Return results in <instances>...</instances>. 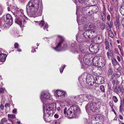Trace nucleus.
<instances>
[{"instance_id":"obj_11","label":"nucleus","mask_w":124,"mask_h":124,"mask_svg":"<svg viewBox=\"0 0 124 124\" xmlns=\"http://www.w3.org/2000/svg\"><path fill=\"white\" fill-rule=\"evenodd\" d=\"M7 9L8 11H11L14 16L15 15L19 14V9L15 6L10 5L8 7Z\"/></svg>"},{"instance_id":"obj_7","label":"nucleus","mask_w":124,"mask_h":124,"mask_svg":"<svg viewBox=\"0 0 124 124\" xmlns=\"http://www.w3.org/2000/svg\"><path fill=\"white\" fill-rule=\"evenodd\" d=\"M58 37L60 39V40L59 43H58L56 47L54 48L56 51H61L62 49L63 48L65 50L66 49L67 46V45L66 44L64 45L63 47L61 46V44L64 41V39L61 36H58Z\"/></svg>"},{"instance_id":"obj_46","label":"nucleus","mask_w":124,"mask_h":124,"mask_svg":"<svg viewBox=\"0 0 124 124\" xmlns=\"http://www.w3.org/2000/svg\"><path fill=\"white\" fill-rule=\"evenodd\" d=\"M101 28L102 30H103L105 28V24L104 23H102V24H101Z\"/></svg>"},{"instance_id":"obj_44","label":"nucleus","mask_w":124,"mask_h":124,"mask_svg":"<svg viewBox=\"0 0 124 124\" xmlns=\"http://www.w3.org/2000/svg\"><path fill=\"white\" fill-rule=\"evenodd\" d=\"M114 52L116 54H119L118 50L117 48H115L114 50Z\"/></svg>"},{"instance_id":"obj_62","label":"nucleus","mask_w":124,"mask_h":124,"mask_svg":"<svg viewBox=\"0 0 124 124\" xmlns=\"http://www.w3.org/2000/svg\"><path fill=\"white\" fill-rule=\"evenodd\" d=\"M91 38L92 39V41H93V39L94 38H95V37H96V36H93V35H92L91 37Z\"/></svg>"},{"instance_id":"obj_20","label":"nucleus","mask_w":124,"mask_h":124,"mask_svg":"<svg viewBox=\"0 0 124 124\" xmlns=\"http://www.w3.org/2000/svg\"><path fill=\"white\" fill-rule=\"evenodd\" d=\"M85 98L86 101H92L93 100L94 97L91 94H85Z\"/></svg>"},{"instance_id":"obj_13","label":"nucleus","mask_w":124,"mask_h":124,"mask_svg":"<svg viewBox=\"0 0 124 124\" xmlns=\"http://www.w3.org/2000/svg\"><path fill=\"white\" fill-rule=\"evenodd\" d=\"M56 93V97L59 99H63L65 96V93L64 92L57 90Z\"/></svg>"},{"instance_id":"obj_49","label":"nucleus","mask_w":124,"mask_h":124,"mask_svg":"<svg viewBox=\"0 0 124 124\" xmlns=\"http://www.w3.org/2000/svg\"><path fill=\"white\" fill-rule=\"evenodd\" d=\"M10 106V105L9 103H6L5 105V107L6 108H7V107H9Z\"/></svg>"},{"instance_id":"obj_30","label":"nucleus","mask_w":124,"mask_h":124,"mask_svg":"<svg viewBox=\"0 0 124 124\" xmlns=\"http://www.w3.org/2000/svg\"><path fill=\"white\" fill-rule=\"evenodd\" d=\"M112 64L113 65H115V64H118V65H119V63L115 58H114L112 59Z\"/></svg>"},{"instance_id":"obj_19","label":"nucleus","mask_w":124,"mask_h":124,"mask_svg":"<svg viewBox=\"0 0 124 124\" xmlns=\"http://www.w3.org/2000/svg\"><path fill=\"white\" fill-rule=\"evenodd\" d=\"M85 94H81L78 96L77 99L80 102H82L86 100Z\"/></svg>"},{"instance_id":"obj_42","label":"nucleus","mask_w":124,"mask_h":124,"mask_svg":"<svg viewBox=\"0 0 124 124\" xmlns=\"http://www.w3.org/2000/svg\"><path fill=\"white\" fill-rule=\"evenodd\" d=\"M109 104L112 109H113V103L112 101H110L109 103Z\"/></svg>"},{"instance_id":"obj_58","label":"nucleus","mask_w":124,"mask_h":124,"mask_svg":"<svg viewBox=\"0 0 124 124\" xmlns=\"http://www.w3.org/2000/svg\"><path fill=\"white\" fill-rule=\"evenodd\" d=\"M97 25L99 26L100 25V21L99 20L97 21Z\"/></svg>"},{"instance_id":"obj_23","label":"nucleus","mask_w":124,"mask_h":124,"mask_svg":"<svg viewBox=\"0 0 124 124\" xmlns=\"http://www.w3.org/2000/svg\"><path fill=\"white\" fill-rule=\"evenodd\" d=\"M117 91L116 94H118L121 93L123 94L124 92V89L122 87L120 86H118L117 87Z\"/></svg>"},{"instance_id":"obj_59","label":"nucleus","mask_w":124,"mask_h":124,"mask_svg":"<svg viewBox=\"0 0 124 124\" xmlns=\"http://www.w3.org/2000/svg\"><path fill=\"white\" fill-rule=\"evenodd\" d=\"M115 80L114 79H113L112 81V83L114 86L115 84Z\"/></svg>"},{"instance_id":"obj_17","label":"nucleus","mask_w":124,"mask_h":124,"mask_svg":"<svg viewBox=\"0 0 124 124\" xmlns=\"http://www.w3.org/2000/svg\"><path fill=\"white\" fill-rule=\"evenodd\" d=\"M39 25L41 27H42L44 30L46 29L47 31H48L47 28H48V25L46 23H45V22L43 21H41L40 23H39Z\"/></svg>"},{"instance_id":"obj_8","label":"nucleus","mask_w":124,"mask_h":124,"mask_svg":"<svg viewBox=\"0 0 124 124\" xmlns=\"http://www.w3.org/2000/svg\"><path fill=\"white\" fill-rule=\"evenodd\" d=\"M2 19L8 25H11L12 24L13 19L9 14L4 15L2 17Z\"/></svg>"},{"instance_id":"obj_6","label":"nucleus","mask_w":124,"mask_h":124,"mask_svg":"<svg viewBox=\"0 0 124 124\" xmlns=\"http://www.w3.org/2000/svg\"><path fill=\"white\" fill-rule=\"evenodd\" d=\"M99 103L97 102H93L89 103L85 106L86 110H91L92 111H94L97 110L100 107Z\"/></svg>"},{"instance_id":"obj_4","label":"nucleus","mask_w":124,"mask_h":124,"mask_svg":"<svg viewBox=\"0 0 124 124\" xmlns=\"http://www.w3.org/2000/svg\"><path fill=\"white\" fill-rule=\"evenodd\" d=\"M30 9V10H29V11H27L28 14L29 16L31 17H35L41 16L43 10L42 8H40L37 12V11L39 8H37L36 10H35L36 8L32 9L31 8Z\"/></svg>"},{"instance_id":"obj_27","label":"nucleus","mask_w":124,"mask_h":124,"mask_svg":"<svg viewBox=\"0 0 124 124\" xmlns=\"http://www.w3.org/2000/svg\"><path fill=\"white\" fill-rule=\"evenodd\" d=\"M106 28L108 31H110L111 30V28H112V27L111 24V23L110 22L109 23L107 22L106 23Z\"/></svg>"},{"instance_id":"obj_38","label":"nucleus","mask_w":124,"mask_h":124,"mask_svg":"<svg viewBox=\"0 0 124 124\" xmlns=\"http://www.w3.org/2000/svg\"><path fill=\"white\" fill-rule=\"evenodd\" d=\"M8 117L12 119L14 118L15 116V115L13 114H8Z\"/></svg>"},{"instance_id":"obj_43","label":"nucleus","mask_w":124,"mask_h":124,"mask_svg":"<svg viewBox=\"0 0 124 124\" xmlns=\"http://www.w3.org/2000/svg\"><path fill=\"white\" fill-rule=\"evenodd\" d=\"M65 66L64 65H63L60 67V71L61 73H62V72L64 68H65Z\"/></svg>"},{"instance_id":"obj_14","label":"nucleus","mask_w":124,"mask_h":124,"mask_svg":"<svg viewBox=\"0 0 124 124\" xmlns=\"http://www.w3.org/2000/svg\"><path fill=\"white\" fill-rule=\"evenodd\" d=\"M95 82L96 84H101L104 82V78L101 76H97L95 78Z\"/></svg>"},{"instance_id":"obj_64","label":"nucleus","mask_w":124,"mask_h":124,"mask_svg":"<svg viewBox=\"0 0 124 124\" xmlns=\"http://www.w3.org/2000/svg\"><path fill=\"white\" fill-rule=\"evenodd\" d=\"M119 118L120 119L122 120L123 119V117L121 115H119Z\"/></svg>"},{"instance_id":"obj_35","label":"nucleus","mask_w":124,"mask_h":124,"mask_svg":"<svg viewBox=\"0 0 124 124\" xmlns=\"http://www.w3.org/2000/svg\"><path fill=\"white\" fill-rule=\"evenodd\" d=\"M108 74L110 75H112L113 74V71L112 68H110L108 71Z\"/></svg>"},{"instance_id":"obj_51","label":"nucleus","mask_w":124,"mask_h":124,"mask_svg":"<svg viewBox=\"0 0 124 124\" xmlns=\"http://www.w3.org/2000/svg\"><path fill=\"white\" fill-rule=\"evenodd\" d=\"M86 0H78L79 2L81 3H83L85 2Z\"/></svg>"},{"instance_id":"obj_33","label":"nucleus","mask_w":124,"mask_h":124,"mask_svg":"<svg viewBox=\"0 0 124 124\" xmlns=\"http://www.w3.org/2000/svg\"><path fill=\"white\" fill-rule=\"evenodd\" d=\"M100 89L104 93L105 92L104 86L103 85H102L100 86Z\"/></svg>"},{"instance_id":"obj_16","label":"nucleus","mask_w":124,"mask_h":124,"mask_svg":"<svg viewBox=\"0 0 124 124\" xmlns=\"http://www.w3.org/2000/svg\"><path fill=\"white\" fill-rule=\"evenodd\" d=\"M83 60L84 63L86 65H91V63L90 62L89 57L87 55H85L83 58Z\"/></svg>"},{"instance_id":"obj_41","label":"nucleus","mask_w":124,"mask_h":124,"mask_svg":"<svg viewBox=\"0 0 124 124\" xmlns=\"http://www.w3.org/2000/svg\"><path fill=\"white\" fill-rule=\"evenodd\" d=\"M3 9L2 7L0 5V16L1 15L3 12Z\"/></svg>"},{"instance_id":"obj_28","label":"nucleus","mask_w":124,"mask_h":124,"mask_svg":"<svg viewBox=\"0 0 124 124\" xmlns=\"http://www.w3.org/2000/svg\"><path fill=\"white\" fill-rule=\"evenodd\" d=\"M120 68H118L116 69V75L117 77H119L121 74V73L119 71Z\"/></svg>"},{"instance_id":"obj_12","label":"nucleus","mask_w":124,"mask_h":124,"mask_svg":"<svg viewBox=\"0 0 124 124\" xmlns=\"http://www.w3.org/2000/svg\"><path fill=\"white\" fill-rule=\"evenodd\" d=\"M50 97V95L49 93L47 92L43 91L41 93L40 98L42 100H48Z\"/></svg>"},{"instance_id":"obj_50","label":"nucleus","mask_w":124,"mask_h":124,"mask_svg":"<svg viewBox=\"0 0 124 124\" xmlns=\"http://www.w3.org/2000/svg\"><path fill=\"white\" fill-rule=\"evenodd\" d=\"M103 17H102V20L103 21H105V17L104 16V12H103Z\"/></svg>"},{"instance_id":"obj_56","label":"nucleus","mask_w":124,"mask_h":124,"mask_svg":"<svg viewBox=\"0 0 124 124\" xmlns=\"http://www.w3.org/2000/svg\"><path fill=\"white\" fill-rule=\"evenodd\" d=\"M17 110L15 108L14 109L12 110V112L13 113H15L16 112Z\"/></svg>"},{"instance_id":"obj_34","label":"nucleus","mask_w":124,"mask_h":124,"mask_svg":"<svg viewBox=\"0 0 124 124\" xmlns=\"http://www.w3.org/2000/svg\"><path fill=\"white\" fill-rule=\"evenodd\" d=\"M112 99L114 101L115 103H116L118 101V100L117 97L115 96H113Z\"/></svg>"},{"instance_id":"obj_21","label":"nucleus","mask_w":124,"mask_h":124,"mask_svg":"<svg viewBox=\"0 0 124 124\" xmlns=\"http://www.w3.org/2000/svg\"><path fill=\"white\" fill-rule=\"evenodd\" d=\"M99 61L98 63H96V66H98L99 67H102L104 66L105 65V63L103 62L104 60L103 59L102 60V58Z\"/></svg>"},{"instance_id":"obj_48","label":"nucleus","mask_w":124,"mask_h":124,"mask_svg":"<svg viewBox=\"0 0 124 124\" xmlns=\"http://www.w3.org/2000/svg\"><path fill=\"white\" fill-rule=\"evenodd\" d=\"M19 44L17 43H15L14 45V47L16 48H17L19 46Z\"/></svg>"},{"instance_id":"obj_55","label":"nucleus","mask_w":124,"mask_h":124,"mask_svg":"<svg viewBox=\"0 0 124 124\" xmlns=\"http://www.w3.org/2000/svg\"><path fill=\"white\" fill-rule=\"evenodd\" d=\"M107 55L108 57V58L109 59H110V57L111 56L110 55V54L108 52L107 53Z\"/></svg>"},{"instance_id":"obj_53","label":"nucleus","mask_w":124,"mask_h":124,"mask_svg":"<svg viewBox=\"0 0 124 124\" xmlns=\"http://www.w3.org/2000/svg\"><path fill=\"white\" fill-rule=\"evenodd\" d=\"M4 90L3 88H1L0 89V93H2L4 92Z\"/></svg>"},{"instance_id":"obj_5","label":"nucleus","mask_w":124,"mask_h":124,"mask_svg":"<svg viewBox=\"0 0 124 124\" xmlns=\"http://www.w3.org/2000/svg\"><path fill=\"white\" fill-rule=\"evenodd\" d=\"M39 0H31L27 5L26 8L27 11L30 10V8L33 9L36 8L35 10L39 8Z\"/></svg>"},{"instance_id":"obj_25","label":"nucleus","mask_w":124,"mask_h":124,"mask_svg":"<svg viewBox=\"0 0 124 124\" xmlns=\"http://www.w3.org/2000/svg\"><path fill=\"white\" fill-rule=\"evenodd\" d=\"M89 29L88 30V31L92 32L91 33H94L95 31L94 30L95 28V27L93 25H90L88 26Z\"/></svg>"},{"instance_id":"obj_57","label":"nucleus","mask_w":124,"mask_h":124,"mask_svg":"<svg viewBox=\"0 0 124 124\" xmlns=\"http://www.w3.org/2000/svg\"><path fill=\"white\" fill-rule=\"evenodd\" d=\"M117 59L119 62H120L121 61L120 57L119 56H117Z\"/></svg>"},{"instance_id":"obj_22","label":"nucleus","mask_w":124,"mask_h":124,"mask_svg":"<svg viewBox=\"0 0 124 124\" xmlns=\"http://www.w3.org/2000/svg\"><path fill=\"white\" fill-rule=\"evenodd\" d=\"M91 32H92L91 31H90L87 30V31L85 32L83 34L84 37L86 38H87V37L90 38V35L91 34Z\"/></svg>"},{"instance_id":"obj_47","label":"nucleus","mask_w":124,"mask_h":124,"mask_svg":"<svg viewBox=\"0 0 124 124\" xmlns=\"http://www.w3.org/2000/svg\"><path fill=\"white\" fill-rule=\"evenodd\" d=\"M92 124H100L99 122H95V121L92 120L91 121Z\"/></svg>"},{"instance_id":"obj_32","label":"nucleus","mask_w":124,"mask_h":124,"mask_svg":"<svg viewBox=\"0 0 124 124\" xmlns=\"http://www.w3.org/2000/svg\"><path fill=\"white\" fill-rule=\"evenodd\" d=\"M71 51L72 52L76 54L78 53V52L76 48H73L71 49Z\"/></svg>"},{"instance_id":"obj_37","label":"nucleus","mask_w":124,"mask_h":124,"mask_svg":"<svg viewBox=\"0 0 124 124\" xmlns=\"http://www.w3.org/2000/svg\"><path fill=\"white\" fill-rule=\"evenodd\" d=\"M113 89V91L116 93H117V88L116 86H114L112 87Z\"/></svg>"},{"instance_id":"obj_29","label":"nucleus","mask_w":124,"mask_h":124,"mask_svg":"<svg viewBox=\"0 0 124 124\" xmlns=\"http://www.w3.org/2000/svg\"><path fill=\"white\" fill-rule=\"evenodd\" d=\"M108 34L109 36L111 38H114V36L113 32L111 31V30L110 31H108Z\"/></svg>"},{"instance_id":"obj_36","label":"nucleus","mask_w":124,"mask_h":124,"mask_svg":"<svg viewBox=\"0 0 124 124\" xmlns=\"http://www.w3.org/2000/svg\"><path fill=\"white\" fill-rule=\"evenodd\" d=\"M94 120H93L95 121V122L96 121H97L99 120H100V117L98 115H96L94 117Z\"/></svg>"},{"instance_id":"obj_15","label":"nucleus","mask_w":124,"mask_h":124,"mask_svg":"<svg viewBox=\"0 0 124 124\" xmlns=\"http://www.w3.org/2000/svg\"><path fill=\"white\" fill-rule=\"evenodd\" d=\"M13 124V122L10 119L7 120L6 118H2L0 122V124Z\"/></svg>"},{"instance_id":"obj_45","label":"nucleus","mask_w":124,"mask_h":124,"mask_svg":"<svg viewBox=\"0 0 124 124\" xmlns=\"http://www.w3.org/2000/svg\"><path fill=\"white\" fill-rule=\"evenodd\" d=\"M4 107L3 105L1 104L0 105V110L3 111L4 110Z\"/></svg>"},{"instance_id":"obj_3","label":"nucleus","mask_w":124,"mask_h":124,"mask_svg":"<svg viewBox=\"0 0 124 124\" xmlns=\"http://www.w3.org/2000/svg\"><path fill=\"white\" fill-rule=\"evenodd\" d=\"M14 16L15 23L21 27H23L24 25L26 24L28 19L24 15H15Z\"/></svg>"},{"instance_id":"obj_31","label":"nucleus","mask_w":124,"mask_h":124,"mask_svg":"<svg viewBox=\"0 0 124 124\" xmlns=\"http://www.w3.org/2000/svg\"><path fill=\"white\" fill-rule=\"evenodd\" d=\"M106 45V49L109 50V44L107 41L106 40L105 42Z\"/></svg>"},{"instance_id":"obj_61","label":"nucleus","mask_w":124,"mask_h":124,"mask_svg":"<svg viewBox=\"0 0 124 124\" xmlns=\"http://www.w3.org/2000/svg\"><path fill=\"white\" fill-rule=\"evenodd\" d=\"M119 108L120 112H122L123 111V107H120Z\"/></svg>"},{"instance_id":"obj_18","label":"nucleus","mask_w":124,"mask_h":124,"mask_svg":"<svg viewBox=\"0 0 124 124\" xmlns=\"http://www.w3.org/2000/svg\"><path fill=\"white\" fill-rule=\"evenodd\" d=\"M102 58L100 56H95L93 59L92 62L94 65L96 66V63H98L99 61Z\"/></svg>"},{"instance_id":"obj_26","label":"nucleus","mask_w":124,"mask_h":124,"mask_svg":"<svg viewBox=\"0 0 124 124\" xmlns=\"http://www.w3.org/2000/svg\"><path fill=\"white\" fill-rule=\"evenodd\" d=\"M98 11V7L96 6H94L92 7V9L91 12H93V13H96Z\"/></svg>"},{"instance_id":"obj_1","label":"nucleus","mask_w":124,"mask_h":124,"mask_svg":"<svg viewBox=\"0 0 124 124\" xmlns=\"http://www.w3.org/2000/svg\"><path fill=\"white\" fill-rule=\"evenodd\" d=\"M67 107L65 108L63 113L66 116L69 118L76 117L80 112V108L77 105H72L67 111Z\"/></svg>"},{"instance_id":"obj_24","label":"nucleus","mask_w":124,"mask_h":124,"mask_svg":"<svg viewBox=\"0 0 124 124\" xmlns=\"http://www.w3.org/2000/svg\"><path fill=\"white\" fill-rule=\"evenodd\" d=\"M7 57L6 55L4 54H2L0 55V61L1 62H4Z\"/></svg>"},{"instance_id":"obj_39","label":"nucleus","mask_w":124,"mask_h":124,"mask_svg":"<svg viewBox=\"0 0 124 124\" xmlns=\"http://www.w3.org/2000/svg\"><path fill=\"white\" fill-rule=\"evenodd\" d=\"M118 47L120 50V52L121 53V55L122 56H123V53H122V51L121 50V46L120 45H119L118 46Z\"/></svg>"},{"instance_id":"obj_52","label":"nucleus","mask_w":124,"mask_h":124,"mask_svg":"<svg viewBox=\"0 0 124 124\" xmlns=\"http://www.w3.org/2000/svg\"><path fill=\"white\" fill-rule=\"evenodd\" d=\"M110 16L109 15H108L107 16V19L108 21L110 20Z\"/></svg>"},{"instance_id":"obj_60","label":"nucleus","mask_w":124,"mask_h":124,"mask_svg":"<svg viewBox=\"0 0 124 124\" xmlns=\"http://www.w3.org/2000/svg\"><path fill=\"white\" fill-rule=\"evenodd\" d=\"M54 117L56 118H58L59 117V116L57 114H55L54 115Z\"/></svg>"},{"instance_id":"obj_54","label":"nucleus","mask_w":124,"mask_h":124,"mask_svg":"<svg viewBox=\"0 0 124 124\" xmlns=\"http://www.w3.org/2000/svg\"><path fill=\"white\" fill-rule=\"evenodd\" d=\"M109 54H110L111 56H112V55H113L112 51L111 50H109Z\"/></svg>"},{"instance_id":"obj_40","label":"nucleus","mask_w":124,"mask_h":124,"mask_svg":"<svg viewBox=\"0 0 124 124\" xmlns=\"http://www.w3.org/2000/svg\"><path fill=\"white\" fill-rule=\"evenodd\" d=\"M19 14L20 15H24L23 12V10L22 9H20V11H19V12H18Z\"/></svg>"},{"instance_id":"obj_9","label":"nucleus","mask_w":124,"mask_h":124,"mask_svg":"<svg viewBox=\"0 0 124 124\" xmlns=\"http://www.w3.org/2000/svg\"><path fill=\"white\" fill-rule=\"evenodd\" d=\"M86 81V83L91 85H93L94 84V81H95L93 76L90 74H88L87 75Z\"/></svg>"},{"instance_id":"obj_63","label":"nucleus","mask_w":124,"mask_h":124,"mask_svg":"<svg viewBox=\"0 0 124 124\" xmlns=\"http://www.w3.org/2000/svg\"><path fill=\"white\" fill-rule=\"evenodd\" d=\"M88 15H92V14H94L93 13V12H91L90 11L88 12Z\"/></svg>"},{"instance_id":"obj_2","label":"nucleus","mask_w":124,"mask_h":124,"mask_svg":"<svg viewBox=\"0 0 124 124\" xmlns=\"http://www.w3.org/2000/svg\"><path fill=\"white\" fill-rule=\"evenodd\" d=\"M56 103L45 104L43 106V111L45 114V115H43V118L45 121V116L48 117L53 116L54 112L56 110Z\"/></svg>"},{"instance_id":"obj_10","label":"nucleus","mask_w":124,"mask_h":124,"mask_svg":"<svg viewBox=\"0 0 124 124\" xmlns=\"http://www.w3.org/2000/svg\"><path fill=\"white\" fill-rule=\"evenodd\" d=\"M89 49L90 51L92 53L96 54L98 52L100 49V48L98 45H93L91 44L89 46Z\"/></svg>"}]
</instances>
